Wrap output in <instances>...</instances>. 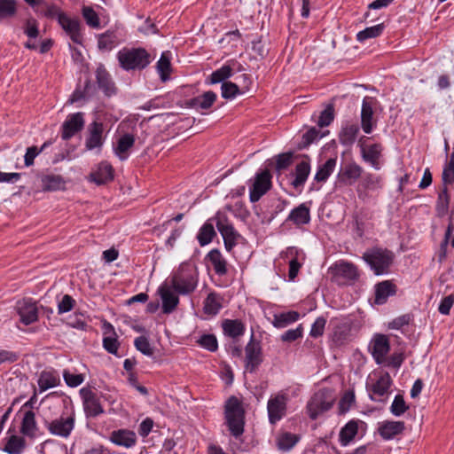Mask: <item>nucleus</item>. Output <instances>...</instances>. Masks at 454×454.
Wrapping results in <instances>:
<instances>
[{
  "label": "nucleus",
  "instance_id": "26",
  "mask_svg": "<svg viewBox=\"0 0 454 454\" xmlns=\"http://www.w3.org/2000/svg\"><path fill=\"white\" fill-rule=\"evenodd\" d=\"M216 98V94L214 91L208 90L198 97L191 98L187 104L196 110H207L213 106Z\"/></svg>",
  "mask_w": 454,
  "mask_h": 454
},
{
  "label": "nucleus",
  "instance_id": "18",
  "mask_svg": "<svg viewBox=\"0 0 454 454\" xmlns=\"http://www.w3.org/2000/svg\"><path fill=\"white\" fill-rule=\"evenodd\" d=\"M84 126V119L82 113H75L67 116V120L62 124L61 137L64 140H68L74 137L77 132L82 129Z\"/></svg>",
  "mask_w": 454,
  "mask_h": 454
},
{
  "label": "nucleus",
  "instance_id": "17",
  "mask_svg": "<svg viewBox=\"0 0 454 454\" xmlns=\"http://www.w3.org/2000/svg\"><path fill=\"white\" fill-rule=\"evenodd\" d=\"M246 351V370L249 372L256 371L262 362V348L259 342L252 338L245 348Z\"/></svg>",
  "mask_w": 454,
  "mask_h": 454
},
{
  "label": "nucleus",
  "instance_id": "15",
  "mask_svg": "<svg viewBox=\"0 0 454 454\" xmlns=\"http://www.w3.org/2000/svg\"><path fill=\"white\" fill-rule=\"evenodd\" d=\"M74 427V416L70 415L67 418L60 417L53 419L47 425V428L51 434L63 438H67Z\"/></svg>",
  "mask_w": 454,
  "mask_h": 454
},
{
  "label": "nucleus",
  "instance_id": "47",
  "mask_svg": "<svg viewBox=\"0 0 454 454\" xmlns=\"http://www.w3.org/2000/svg\"><path fill=\"white\" fill-rule=\"evenodd\" d=\"M107 328L113 331V336H105L103 338V347L108 353L117 356L120 343L117 340L113 325L108 324Z\"/></svg>",
  "mask_w": 454,
  "mask_h": 454
},
{
  "label": "nucleus",
  "instance_id": "13",
  "mask_svg": "<svg viewBox=\"0 0 454 454\" xmlns=\"http://www.w3.org/2000/svg\"><path fill=\"white\" fill-rule=\"evenodd\" d=\"M80 395L83 401V408L87 416L97 417L104 412L97 394L88 387L80 389Z\"/></svg>",
  "mask_w": 454,
  "mask_h": 454
},
{
  "label": "nucleus",
  "instance_id": "22",
  "mask_svg": "<svg viewBox=\"0 0 454 454\" xmlns=\"http://www.w3.org/2000/svg\"><path fill=\"white\" fill-rule=\"evenodd\" d=\"M158 293L162 301V311L165 314L172 313L179 303V298L173 292L170 291L167 286L159 287Z\"/></svg>",
  "mask_w": 454,
  "mask_h": 454
},
{
  "label": "nucleus",
  "instance_id": "53",
  "mask_svg": "<svg viewBox=\"0 0 454 454\" xmlns=\"http://www.w3.org/2000/svg\"><path fill=\"white\" fill-rule=\"evenodd\" d=\"M241 91L239 86L231 82H223L221 86L222 97L225 99H232Z\"/></svg>",
  "mask_w": 454,
  "mask_h": 454
},
{
  "label": "nucleus",
  "instance_id": "44",
  "mask_svg": "<svg viewBox=\"0 0 454 454\" xmlns=\"http://www.w3.org/2000/svg\"><path fill=\"white\" fill-rule=\"evenodd\" d=\"M359 132V127L356 124H350L342 129L340 134V141L344 145H352Z\"/></svg>",
  "mask_w": 454,
  "mask_h": 454
},
{
  "label": "nucleus",
  "instance_id": "38",
  "mask_svg": "<svg viewBox=\"0 0 454 454\" xmlns=\"http://www.w3.org/2000/svg\"><path fill=\"white\" fill-rule=\"evenodd\" d=\"M358 431L357 422L355 420L348 421L340 432V442L342 445L348 444L356 435Z\"/></svg>",
  "mask_w": 454,
  "mask_h": 454
},
{
  "label": "nucleus",
  "instance_id": "42",
  "mask_svg": "<svg viewBox=\"0 0 454 454\" xmlns=\"http://www.w3.org/2000/svg\"><path fill=\"white\" fill-rule=\"evenodd\" d=\"M216 235L213 223H205L199 231L197 239L201 247L209 244Z\"/></svg>",
  "mask_w": 454,
  "mask_h": 454
},
{
  "label": "nucleus",
  "instance_id": "37",
  "mask_svg": "<svg viewBox=\"0 0 454 454\" xmlns=\"http://www.w3.org/2000/svg\"><path fill=\"white\" fill-rule=\"evenodd\" d=\"M117 43V35L113 30H107L98 36V47L100 51H111Z\"/></svg>",
  "mask_w": 454,
  "mask_h": 454
},
{
  "label": "nucleus",
  "instance_id": "9",
  "mask_svg": "<svg viewBox=\"0 0 454 454\" xmlns=\"http://www.w3.org/2000/svg\"><path fill=\"white\" fill-rule=\"evenodd\" d=\"M377 104V99L372 97H365L362 102L361 108V128L365 134H371L377 124L374 118L373 108Z\"/></svg>",
  "mask_w": 454,
  "mask_h": 454
},
{
  "label": "nucleus",
  "instance_id": "52",
  "mask_svg": "<svg viewBox=\"0 0 454 454\" xmlns=\"http://www.w3.org/2000/svg\"><path fill=\"white\" fill-rule=\"evenodd\" d=\"M450 203V195L448 193V189L446 186L442 188V190L438 194L437 202H436V209L439 215H445L449 208Z\"/></svg>",
  "mask_w": 454,
  "mask_h": 454
},
{
  "label": "nucleus",
  "instance_id": "51",
  "mask_svg": "<svg viewBox=\"0 0 454 454\" xmlns=\"http://www.w3.org/2000/svg\"><path fill=\"white\" fill-rule=\"evenodd\" d=\"M300 315L296 311L282 313L275 317L274 325L277 327H286L287 325L298 320Z\"/></svg>",
  "mask_w": 454,
  "mask_h": 454
},
{
  "label": "nucleus",
  "instance_id": "7",
  "mask_svg": "<svg viewBox=\"0 0 454 454\" xmlns=\"http://www.w3.org/2000/svg\"><path fill=\"white\" fill-rule=\"evenodd\" d=\"M271 187V175L268 169L257 173L250 187V201L257 202Z\"/></svg>",
  "mask_w": 454,
  "mask_h": 454
},
{
  "label": "nucleus",
  "instance_id": "21",
  "mask_svg": "<svg viewBox=\"0 0 454 454\" xmlns=\"http://www.w3.org/2000/svg\"><path fill=\"white\" fill-rule=\"evenodd\" d=\"M42 190L44 192H55L64 190L66 181L60 175L52 173L42 174L39 176Z\"/></svg>",
  "mask_w": 454,
  "mask_h": 454
},
{
  "label": "nucleus",
  "instance_id": "46",
  "mask_svg": "<svg viewBox=\"0 0 454 454\" xmlns=\"http://www.w3.org/2000/svg\"><path fill=\"white\" fill-rule=\"evenodd\" d=\"M384 30L383 23L378 24L376 26L366 27L365 29L360 31L356 35V39L359 42H364L370 38H376L380 36Z\"/></svg>",
  "mask_w": 454,
  "mask_h": 454
},
{
  "label": "nucleus",
  "instance_id": "6",
  "mask_svg": "<svg viewBox=\"0 0 454 454\" xmlns=\"http://www.w3.org/2000/svg\"><path fill=\"white\" fill-rule=\"evenodd\" d=\"M288 396L286 394L278 393L271 396L267 404L269 421L270 424H276L286 413Z\"/></svg>",
  "mask_w": 454,
  "mask_h": 454
},
{
  "label": "nucleus",
  "instance_id": "14",
  "mask_svg": "<svg viewBox=\"0 0 454 454\" xmlns=\"http://www.w3.org/2000/svg\"><path fill=\"white\" fill-rule=\"evenodd\" d=\"M392 385V379L388 372L382 373L376 382L367 385V390L370 392V397L373 401H383L385 395L388 394V390Z\"/></svg>",
  "mask_w": 454,
  "mask_h": 454
},
{
  "label": "nucleus",
  "instance_id": "58",
  "mask_svg": "<svg viewBox=\"0 0 454 454\" xmlns=\"http://www.w3.org/2000/svg\"><path fill=\"white\" fill-rule=\"evenodd\" d=\"M442 179L444 184L454 182V152L450 154V160L443 168Z\"/></svg>",
  "mask_w": 454,
  "mask_h": 454
},
{
  "label": "nucleus",
  "instance_id": "54",
  "mask_svg": "<svg viewBox=\"0 0 454 454\" xmlns=\"http://www.w3.org/2000/svg\"><path fill=\"white\" fill-rule=\"evenodd\" d=\"M409 406L406 404L403 396L396 395L390 406V411L393 415L399 417L408 411Z\"/></svg>",
  "mask_w": 454,
  "mask_h": 454
},
{
  "label": "nucleus",
  "instance_id": "35",
  "mask_svg": "<svg viewBox=\"0 0 454 454\" xmlns=\"http://www.w3.org/2000/svg\"><path fill=\"white\" fill-rule=\"evenodd\" d=\"M381 150L382 148L380 145L373 144L367 149H362V157L365 161L371 163L375 169H380L379 159L380 157Z\"/></svg>",
  "mask_w": 454,
  "mask_h": 454
},
{
  "label": "nucleus",
  "instance_id": "27",
  "mask_svg": "<svg viewBox=\"0 0 454 454\" xmlns=\"http://www.w3.org/2000/svg\"><path fill=\"white\" fill-rule=\"evenodd\" d=\"M98 88L103 90L106 96L110 97L116 92V88L110 74L103 68H98L96 72Z\"/></svg>",
  "mask_w": 454,
  "mask_h": 454
},
{
  "label": "nucleus",
  "instance_id": "32",
  "mask_svg": "<svg viewBox=\"0 0 454 454\" xmlns=\"http://www.w3.org/2000/svg\"><path fill=\"white\" fill-rule=\"evenodd\" d=\"M37 383L40 390L43 392L59 385L60 379L56 372L43 371L40 373Z\"/></svg>",
  "mask_w": 454,
  "mask_h": 454
},
{
  "label": "nucleus",
  "instance_id": "41",
  "mask_svg": "<svg viewBox=\"0 0 454 454\" xmlns=\"http://www.w3.org/2000/svg\"><path fill=\"white\" fill-rule=\"evenodd\" d=\"M157 70L161 81L166 82L168 80L172 70L169 51L162 52L159 61L157 62Z\"/></svg>",
  "mask_w": 454,
  "mask_h": 454
},
{
  "label": "nucleus",
  "instance_id": "10",
  "mask_svg": "<svg viewBox=\"0 0 454 454\" xmlns=\"http://www.w3.org/2000/svg\"><path fill=\"white\" fill-rule=\"evenodd\" d=\"M368 348L378 364H384L386 356L390 350V343L387 336L376 333L372 339Z\"/></svg>",
  "mask_w": 454,
  "mask_h": 454
},
{
  "label": "nucleus",
  "instance_id": "39",
  "mask_svg": "<svg viewBox=\"0 0 454 454\" xmlns=\"http://www.w3.org/2000/svg\"><path fill=\"white\" fill-rule=\"evenodd\" d=\"M36 430L35 415L32 411L25 412L21 422L20 432L24 435L33 436Z\"/></svg>",
  "mask_w": 454,
  "mask_h": 454
},
{
  "label": "nucleus",
  "instance_id": "28",
  "mask_svg": "<svg viewBox=\"0 0 454 454\" xmlns=\"http://www.w3.org/2000/svg\"><path fill=\"white\" fill-rule=\"evenodd\" d=\"M287 220L297 226L309 223L310 221L309 208L305 204H301L290 212Z\"/></svg>",
  "mask_w": 454,
  "mask_h": 454
},
{
  "label": "nucleus",
  "instance_id": "4",
  "mask_svg": "<svg viewBox=\"0 0 454 454\" xmlns=\"http://www.w3.org/2000/svg\"><path fill=\"white\" fill-rule=\"evenodd\" d=\"M334 397L328 389H321L315 393L307 405L311 419H316L320 414L330 410L333 404Z\"/></svg>",
  "mask_w": 454,
  "mask_h": 454
},
{
  "label": "nucleus",
  "instance_id": "5",
  "mask_svg": "<svg viewBox=\"0 0 454 454\" xmlns=\"http://www.w3.org/2000/svg\"><path fill=\"white\" fill-rule=\"evenodd\" d=\"M214 219L215 220L216 228L223 239L226 250L231 252L240 238L239 233L235 230L226 215L218 212Z\"/></svg>",
  "mask_w": 454,
  "mask_h": 454
},
{
  "label": "nucleus",
  "instance_id": "45",
  "mask_svg": "<svg viewBox=\"0 0 454 454\" xmlns=\"http://www.w3.org/2000/svg\"><path fill=\"white\" fill-rule=\"evenodd\" d=\"M17 4V0H0V21L16 15Z\"/></svg>",
  "mask_w": 454,
  "mask_h": 454
},
{
  "label": "nucleus",
  "instance_id": "24",
  "mask_svg": "<svg viewBox=\"0 0 454 454\" xmlns=\"http://www.w3.org/2000/svg\"><path fill=\"white\" fill-rule=\"evenodd\" d=\"M113 179L114 168L106 161L99 163L98 168L90 173V180L99 185L106 184Z\"/></svg>",
  "mask_w": 454,
  "mask_h": 454
},
{
  "label": "nucleus",
  "instance_id": "25",
  "mask_svg": "<svg viewBox=\"0 0 454 454\" xmlns=\"http://www.w3.org/2000/svg\"><path fill=\"white\" fill-rule=\"evenodd\" d=\"M396 294V286L389 280L380 282L375 286V303L384 304L389 296Z\"/></svg>",
  "mask_w": 454,
  "mask_h": 454
},
{
  "label": "nucleus",
  "instance_id": "1",
  "mask_svg": "<svg viewBox=\"0 0 454 454\" xmlns=\"http://www.w3.org/2000/svg\"><path fill=\"white\" fill-rule=\"evenodd\" d=\"M120 66L124 70H141L152 61L151 54L145 48H123L117 54Z\"/></svg>",
  "mask_w": 454,
  "mask_h": 454
},
{
  "label": "nucleus",
  "instance_id": "50",
  "mask_svg": "<svg viewBox=\"0 0 454 454\" xmlns=\"http://www.w3.org/2000/svg\"><path fill=\"white\" fill-rule=\"evenodd\" d=\"M299 437L291 433H285L278 439V447L281 450H291L298 442Z\"/></svg>",
  "mask_w": 454,
  "mask_h": 454
},
{
  "label": "nucleus",
  "instance_id": "11",
  "mask_svg": "<svg viewBox=\"0 0 454 454\" xmlns=\"http://www.w3.org/2000/svg\"><path fill=\"white\" fill-rule=\"evenodd\" d=\"M364 169L356 162H348L344 164L337 176L336 184L342 186L353 185L359 178L362 177Z\"/></svg>",
  "mask_w": 454,
  "mask_h": 454
},
{
  "label": "nucleus",
  "instance_id": "61",
  "mask_svg": "<svg viewBox=\"0 0 454 454\" xmlns=\"http://www.w3.org/2000/svg\"><path fill=\"white\" fill-rule=\"evenodd\" d=\"M354 402L355 395L353 391H347L340 398L339 403L340 413L343 414L347 412Z\"/></svg>",
  "mask_w": 454,
  "mask_h": 454
},
{
  "label": "nucleus",
  "instance_id": "34",
  "mask_svg": "<svg viewBox=\"0 0 454 454\" xmlns=\"http://www.w3.org/2000/svg\"><path fill=\"white\" fill-rule=\"evenodd\" d=\"M207 258L213 265L215 272L219 276L227 273V262L218 249H213L207 254Z\"/></svg>",
  "mask_w": 454,
  "mask_h": 454
},
{
  "label": "nucleus",
  "instance_id": "59",
  "mask_svg": "<svg viewBox=\"0 0 454 454\" xmlns=\"http://www.w3.org/2000/svg\"><path fill=\"white\" fill-rule=\"evenodd\" d=\"M198 342L201 347L211 352L215 351L218 348L217 340L214 334H204Z\"/></svg>",
  "mask_w": 454,
  "mask_h": 454
},
{
  "label": "nucleus",
  "instance_id": "57",
  "mask_svg": "<svg viewBox=\"0 0 454 454\" xmlns=\"http://www.w3.org/2000/svg\"><path fill=\"white\" fill-rule=\"evenodd\" d=\"M134 345L137 350L143 353L145 356H153V348L151 347V344L145 336H139L135 339Z\"/></svg>",
  "mask_w": 454,
  "mask_h": 454
},
{
  "label": "nucleus",
  "instance_id": "55",
  "mask_svg": "<svg viewBox=\"0 0 454 454\" xmlns=\"http://www.w3.org/2000/svg\"><path fill=\"white\" fill-rule=\"evenodd\" d=\"M49 145V142H45L42 146L41 148H38L37 146L35 145H33V146H30L27 149V152L25 153V156H24V163H25V166L27 167H30L34 164V160H35V158L40 153H42L45 148L46 146H48Z\"/></svg>",
  "mask_w": 454,
  "mask_h": 454
},
{
  "label": "nucleus",
  "instance_id": "23",
  "mask_svg": "<svg viewBox=\"0 0 454 454\" xmlns=\"http://www.w3.org/2000/svg\"><path fill=\"white\" fill-rule=\"evenodd\" d=\"M404 429L403 421H384L379 427V434L383 439L390 440L403 434Z\"/></svg>",
  "mask_w": 454,
  "mask_h": 454
},
{
  "label": "nucleus",
  "instance_id": "8",
  "mask_svg": "<svg viewBox=\"0 0 454 454\" xmlns=\"http://www.w3.org/2000/svg\"><path fill=\"white\" fill-rule=\"evenodd\" d=\"M171 286L180 294H188L194 291L197 280L182 267L171 278Z\"/></svg>",
  "mask_w": 454,
  "mask_h": 454
},
{
  "label": "nucleus",
  "instance_id": "49",
  "mask_svg": "<svg viewBox=\"0 0 454 454\" xmlns=\"http://www.w3.org/2000/svg\"><path fill=\"white\" fill-rule=\"evenodd\" d=\"M82 14L86 21V24L92 28L100 27V20L98 13L90 6H83Z\"/></svg>",
  "mask_w": 454,
  "mask_h": 454
},
{
  "label": "nucleus",
  "instance_id": "36",
  "mask_svg": "<svg viewBox=\"0 0 454 454\" xmlns=\"http://www.w3.org/2000/svg\"><path fill=\"white\" fill-rule=\"evenodd\" d=\"M222 326L223 333L231 338L241 336L245 332V326L243 323L237 319H225L223 322Z\"/></svg>",
  "mask_w": 454,
  "mask_h": 454
},
{
  "label": "nucleus",
  "instance_id": "16",
  "mask_svg": "<svg viewBox=\"0 0 454 454\" xmlns=\"http://www.w3.org/2000/svg\"><path fill=\"white\" fill-rule=\"evenodd\" d=\"M17 312L20 317V321L28 325L38 319V309L36 303L31 299H23L17 302Z\"/></svg>",
  "mask_w": 454,
  "mask_h": 454
},
{
  "label": "nucleus",
  "instance_id": "30",
  "mask_svg": "<svg viewBox=\"0 0 454 454\" xmlns=\"http://www.w3.org/2000/svg\"><path fill=\"white\" fill-rule=\"evenodd\" d=\"M336 276L342 277L348 280H356L358 278L357 268L350 262H340L333 268Z\"/></svg>",
  "mask_w": 454,
  "mask_h": 454
},
{
  "label": "nucleus",
  "instance_id": "48",
  "mask_svg": "<svg viewBox=\"0 0 454 454\" xmlns=\"http://www.w3.org/2000/svg\"><path fill=\"white\" fill-rule=\"evenodd\" d=\"M232 74V69L230 66L224 65L221 68L214 71L209 76V83L215 84L223 82Z\"/></svg>",
  "mask_w": 454,
  "mask_h": 454
},
{
  "label": "nucleus",
  "instance_id": "64",
  "mask_svg": "<svg viewBox=\"0 0 454 454\" xmlns=\"http://www.w3.org/2000/svg\"><path fill=\"white\" fill-rule=\"evenodd\" d=\"M326 324V320L323 317H319L316 319L314 324L312 325L311 330H310V335L314 338H317L319 336H322L324 333L325 326Z\"/></svg>",
  "mask_w": 454,
  "mask_h": 454
},
{
  "label": "nucleus",
  "instance_id": "63",
  "mask_svg": "<svg viewBox=\"0 0 454 454\" xmlns=\"http://www.w3.org/2000/svg\"><path fill=\"white\" fill-rule=\"evenodd\" d=\"M75 301L69 294H65L58 305V313L64 314L72 310Z\"/></svg>",
  "mask_w": 454,
  "mask_h": 454
},
{
  "label": "nucleus",
  "instance_id": "31",
  "mask_svg": "<svg viewBox=\"0 0 454 454\" xmlns=\"http://www.w3.org/2000/svg\"><path fill=\"white\" fill-rule=\"evenodd\" d=\"M134 144L135 137L131 134H125L119 138L114 153L121 160L128 158V151L133 147Z\"/></svg>",
  "mask_w": 454,
  "mask_h": 454
},
{
  "label": "nucleus",
  "instance_id": "33",
  "mask_svg": "<svg viewBox=\"0 0 454 454\" xmlns=\"http://www.w3.org/2000/svg\"><path fill=\"white\" fill-rule=\"evenodd\" d=\"M223 298L216 293H210L204 301L203 311L209 316H215L222 308Z\"/></svg>",
  "mask_w": 454,
  "mask_h": 454
},
{
  "label": "nucleus",
  "instance_id": "3",
  "mask_svg": "<svg viewBox=\"0 0 454 454\" xmlns=\"http://www.w3.org/2000/svg\"><path fill=\"white\" fill-rule=\"evenodd\" d=\"M393 252L383 248H373L364 254L363 259L376 275L387 274L394 262Z\"/></svg>",
  "mask_w": 454,
  "mask_h": 454
},
{
  "label": "nucleus",
  "instance_id": "29",
  "mask_svg": "<svg viewBox=\"0 0 454 454\" xmlns=\"http://www.w3.org/2000/svg\"><path fill=\"white\" fill-rule=\"evenodd\" d=\"M306 160L299 162L295 167V177L292 182V185L297 189L304 184L306 182L309 172H310V165L309 162V157L305 156Z\"/></svg>",
  "mask_w": 454,
  "mask_h": 454
},
{
  "label": "nucleus",
  "instance_id": "60",
  "mask_svg": "<svg viewBox=\"0 0 454 454\" xmlns=\"http://www.w3.org/2000/svg\"><path fill=\"white\" fill-rule=\"evenodd\" d=\"M63 378L67 385L70 387H76L84 380L82 374H73L67 370L63 372Z\"/></svg>",
  "mask_w": 454,
  "mask_h": 454
},
{
  "label": "nucleus",
  "instance_id": "2",
  "mask_svg": "<svg viewBox=\"0 0 454 454\" xmlns=\"http://www.w3.org/2000/svg\"><path fill=\"white\" fill-rule=\"evenodd\" d=\"M225 418L231 434L240 436L244 432V410L235 396H231L225 405Z\"/></svg>",
  "mask_w": 454,
  "mask_h": 454
},
{
  "label": "nucleus",
  "instance_id": "19",
  "mask_svg": "<svg viewBox=\"0 0 454 454\" xmlns=\"http://www.w3.org/2000/svg\"><path fill=\"white\" fill-rule=\"evenodd\" d=\"M59 24L74 43L82 44V35L81 34V24L78 20L70 19L66 14L60 15Z\"/></svg>",
  "mask_w": 454,
  "mask_h": 454
},
{
  "label": "nucleus",
  "instance_id": "56",
  "mask_svg": "<svg viewBox=\"0 0 454 454\" xmlns=\"http://www.w3.org/2000/svg\"><path fill=\"white\" fill-rule=\"evenodd\" d=\"M334 119V107L329 104L324 111L321 112L317 124L319 127H327Z\"/></svg>",
  "mask_w": 454,
  "mask_h": 454
},
{
  "label": "nucleus",
  "instance_id": "20",
  "mask_svg": "<svg viewBox=\"0 0 454 454\" xmlns=\"http://www.w3.org/2000/svg\"><path fill=\"white\" fill-rule=\"evenodd\" d=\"M110 441L118 446L131 448L137 442V435L135 432L128 429H118L111 433Z\"/></svg>",
  "mask_w": 454,
  "mask_h": 454
},
{
  "label": "nucleus",
  "instance_id": "40",
  "mask_svg": "<svg viewBox=\"0 0 454 454\" xmlns=\"http://www.w3.org/2000/svg\"><path fill=\"white\" fill-rule=\"evenodd\" d=\"M336 163V158L328 159L323 165L319 166L315 175V180L317 182H325L333 172Z\"/></svg>",
  "mask_w": 454,
  "mask_h": 454
},
{
  "label": "nucleus",
  "instance_id": "43",
  "mask_svg": "<svg viewBox=\"0 0 454 454\" xmlns=\"http://www.w3.org/2000/svg\"><path fill=\"white\" fill-rule=\"evenodd\" d=\"M26 446V441L24 438L17 435H12L9 437L4 451L9 454H20Z\"/></svg>",
  "mask_w": 454,
  "mask_h": 454
},
{
  "label": "nucleus",
  "instance_id": "12",
  "mask_svg": "<svg viewBox=\"0 0 454 454\" xmlns=\"http://www.w3.org/2000/svg\"><path fill=\"white\" fill-rule=\"evenodd\" d=\"M105 143L104 124L103 122L94 121L89 124L87 129V137L85 139V148L89 151L100 150Z\"/></svg>",
  "mask_w": 454,
  "mask_h": 454
},
{
  "label": "nucleus",
  "instance_id": "62",
  "mask_svg": "<svg viewBox=\"0 0 454 454\" xmlns=\"http://www.w3.org/2000/svg\"><path fill=\"white\" fill-rule=\"evenodd\" d=\"M292 153H285L278 154L276 160V169L278 171H280L287 168L292 163Z\"/></svg>",
  "mask_w": 454,
  "mask_h": 454
}]
</instances>
